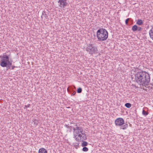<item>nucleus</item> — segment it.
Wrapping results in <instances>:
<instances>
[{
    "label": "nucleus",
    "instance_id": "1",
    "mask_svg": "<svg viewBox=\"0 0 153 153\" xmlns=\"http://www.w3.org/2000/svg\"><path fill=\"white\" fill-rule=\"evenodd\" d=\"M134 81L140 85L145 86L147 85L150 80L149 74L143 71L137 72L134 75Z\"/></svg>",
    "mask_w": 153,
    "mask_h": 153
},
{
    "label": "nucleus",
    "instance_id": "2",
    "mask_svg": "<svg viewBox=\"0 0 153 153\" xmlns=\"http://www.w3.org/2000/svg\"><path fill=\"white\" fill-rule=\"evenodd\" d=\"M75 126L76 127H73V129L74 130V138L75 140L79 142L87 140V138L85 131H83L82 127L77 126V124H75Z\"/></svg>",
    "mask_w": 153,
    "mask_h": 153
},
{
    "label": "nucleus",
    "instance_id": "3",
    "mask_svg": "<svg viewBox=\"0 0 153 153\" xmlns=\"http://www.w3.org/2000/svg\"><path fill=\"white\" fill-rule=\"evenodd\" d=\"M11 53L10 52H7L4 53L2 56H0L1 59L0 65L3 67L8 68V69L10 68L12 65V61L10 59L11 57Z\"/></svg>",
    "mask_w": 153,
    "mask_h": 153
},
{
    "label": "nucleus",
    "instance_id": "4",
    "mask_svg": "<svg viewBox=\"0 0 153 153\" xmlns=\"http://www.w3.org/2000/svg\"><path fill=\"white\" fill-rule=\"evenodd\" d=\"M97 36L99 41H105L108 38V33L105 29L100 28L97 31Z\"/></svg>",
    "mask_w": 153,
    "mask_h": 153
},
{
    "label": "nucleus",
    "instance_id": "5",
    "mask_svg": "<svg viewBox=\"0 0 153 153\" xmlns=\"http://www.w3.org/2000/svg\"><path fill=\"white\" fill-rule=\"evenodd\" d=\"M85 49L90 54H95L98 53L97 47L91 44H88Z\"/></svg>",
    "mask_w": 153,
    "mask_h": 153
},
{
    "label": "nucleus",
    "instance_id": "6",
    "mask_svg": "<svg viewBox=\"0 0 153 153\" xmlns=\"http://www.w3.org/2000/svg\"><path fill=\"white\" fill-rule=\"evenodd\" d=\"M115 123L116 126H120L121 129L125 130L128 127V124L124 123V120L122 118H118L116 119Z\"/></svg>",
    "mask_w": 153,
    "mask_h": 153
},
{
    "label": "nucleus",
    "instance_id": "7",
    "mask_svg": "<svg viewBox=\"0 0 153 153\" xmlns=\"http://www.w3.org/2000/svg\"><path fill=\"white\" fill-rule=\"evenodd\" d=\"M54 2L56 7L63 9L67 5V0H54Z\"/></svg>",
    "mask_w": 153,
    "mask_h": 153
},
{
    "label": "nucleus",
    "instance_id": "8",
    "mask_svg": "<svg viewBox=\"0 0 153 153\" xmlns=\"http://www.w3.org/2000/svg\"><path fill=\"white\" fill-rule=\"evenodd\" d=\"M41 17L42 19L44 20H48V16L47 14L45 11H43Z\"/></svg>",
    "mask_w": 153,
    "mask_h": 153
},
{
    "label": "nucleus",
    "instance_id": "9",
    "mask_svg": "<svg viewBox=\"0 0 153 153\" xmlns=\"http://www.w3.org/2000/svg\"><path fill=\"white\" fill-rule=\"evenodd\" d=\"M149 34L150 38L153 40V27L149 30Z\"/></svg>",
    "mask_w": 153,
    "mask_h": 153
},
{
    "label": "nucleus",
    "instance_id": "10",
    "mask_svg": "<svg viewBox=\"0 0 153 153\" xmlns=\"http://www.w3.org/2000/svg\"><path fill=\"white\" fill-rule=\"evenodd\" d=\"M39 153H47V151L44 148H40L39 149Z\"/></svg>",
    "mask_w": 153,
    "mask_h": 153
},
{
    "label": "nucleus",
    "instance_id": "11",
    "mask_svg": "<svg viewBox=\"0 0 153 153\" xmlns=\"http://www.w3.org/2000/svg\"><path fill=\"white\" fill-rule=\"evenodd\" d=\"M138 29V27L136 25H134L132 27V30L133 31H136Z\"/></svg>",
    "mask_w": 153,
    "mask_h": 153
},
{
    "label": "nucleus",
    "instance_id": "12",
    "mask_svg": "<svg viewBox=\"0 0 153 153\" xmlns=\"http://www.w3.org/2000/svg\"><path fill=\"white\" fill-rule=\"evenodd\" d=\"M143 22L141 19H138L136 22V23L138 25H140L143 24Z\"/></svg>",
    "mask_w": 153,
    "mask_h": 153
},
{
    "label": "nucleus",
    "instance_id": "13",
    "mask_svg": "<svg viewBox=\"0 0 153 153\" xmlns=\"http://www.w3.org/2000/svg\"><path fill=\"white\" fill-rule=\"evenodd\" d=\"M82 141V143L81 146L82 147H85L87 146L88 145V143L87 142L85 141Z\"/></svg>",
    "mask_w": 153,
    "mask_h": 153
},
{
    "label": "nucleus",
    "instance_id": "14",
    "mask_svg": "<svg viewBox=\"0 0 153 153\" xmlns=\"http://www.w3.org/2000/svg\"><path fill=\"white\" fill-rule=\"evenodd\" d=\"M148 114H149L148 112L145 111V110H144L143 109V110L142 114L143 115H144L145 116H146Z\"/></svg>",
    "mask_w": 153,
    "mask_h": 153
},
{
    "label": "nucleus",
    "instance_id": "15",
    "mask_svg": "<svg viewBox=\"0 0 153 153\" xmlns=\"http://www.w3.org/2000/svg\"><path fill=\"white\" fill-rule=\"evenodd\" d=\"M125 106L127 108H130L131 107V104L129 103H126L125 105Z\"/></svg>",
    "mask_w": 153,
    "mask_h": 153
},
{
    "label": "nucleus",
    "instance_id": "16",
    "mask_svg": "<svg viewBox=\"0 0 153 153\" xmlns=\"http://www.w3.org/2000/svg\"><path fill=\"white\" fill-rule=\"evenodd\" d=\"M34 124L35 125V126H37L38 123H39V121L36 119H35L33 121Z\"/></svg>",
    "mask_w": 153,
    "mask_h": 153
},
{
    "label": "nucleus",
    "instance_id": "17",
    "mask_svg": "<svg viewBox=\"0 0 153 153\" xmlns=\"http://www.w3.org/2000/svg\"><path fill=\"white\" fill-rule=\"evenodd\" d=\"M82 150L84 152H87L88 150V148L86 147H83L82 149Z\"/></svg>",
    "mask_w": 153,
    "mask_h": 153
},
{
    "label": "nucleus",
    "instance_id": "18",
    "mask_svg": "<svg viewBox=\"0 0 153 153\" xmlns=\"http://www.w3.org/2000/svg\"><path fill=\"white\" fill-rule=\"evenodd\" d=\"M79 144V143L78 142L76 143L74 145V146L75 147L76 149H77Z\"/></svg>",
    "mask_w": 153,
    "mask_h": 153
},
{
    "label": "nucleus",
    "instance_id": "19",
    "mask_svg": "<svg viewBox=\"0 0 153 153\" xmlns=\"http://www.w3.org/2000/svg\"><path fill=\"white\" fill-rule=\"evenodd\" d=\"M82 91V89L81 88H79L77 90V92L79 93H81Z\"/></svg>",
    "mask_w": 153,
    "mask_h": 153
},
{
    "label": "nucleus",
    "instance_id": "20",
    "mask_svg": "<svg viewBox=\"0 0 153 153\" xmlns=\"http://www.w3.org/2000/svg\"><path fill=\"white\" fill-rule=\"evenodd\" d=\"M31 105L30 104H28L27 105H25V107H24V109H26L27 108H29L30 106Z\"/></svg>",
    "mask_w": 153,
    "mask_h": 153
},
{
    "label": "nucleus",
    "instance_id": "21",
    "mask_svg": "<svg viewBox=\"0 0 153 153\" xmlns=\"http://www.w3.org/2000/svg\"><path fill=\"white\" fill-rule=\"evenodd\" d=\"M129 20H130V19L129 18H128L127 19H126V21H125V23H126V25H128V21Z\"/></svg>",
    "mask_w": 153,
    "mask_h": 153
},
{
    "label": "nucleus",
    "instance_id": "22",
    "mask_svg": "<svg viewBox=\"0 0 153 153\" xmlns=\"http://www.w3.org/2000/svg\"><path fill=\"white\" fill-rule=\"evenodd\" d=\"M142 29V28L141 27H138V29H137V30L138 31H141Z\"/></svg>",
    "mask_w": 153,
    "mask_h": 153
},
{
    "label": "nucleus",
    "instance_id": "23",
    "mask_svg": "<svg viewBox=\"0 0 153 153\" xmlns=\"http://www.w3.org/2000/svg\"><path fill=\"white\" fill-rule=\"evenodd\" d=\"M76 93V92L75 91H73L72 93L71 94V96H74L75 95Z\"/></svg>",
    "mask_w": 153,
    "mask_h": 153
},
{
    "label": "nucleus",
    "instance_id": "24",
    "mask_svg": "<svg viewBox=\"0 0 153 153\" xmlns=\"http://www.w3.org/2000/svg\"><path fill=\"white\" fill-rule=\"evenodd\" d=\"M65 126L67 128H69V126H68L67 125H65Z\"/></svg>",
    "mask_w": 153,
    "mask_h": 153
},
{
    "label": "nucleus",
    "instance_id": "25",
    "mask_svg": "<svg viewBox=\"0 0 153 153\" xmlns=\"http://www.w3.org/2000/svg\"><path fill=\"white\" fill-rule=\"evenodd\" d=\"M16 67L15 66H13V65L12 66H11V69L13 70V69H14V68H16Z\"/></svg>",
    "mask_w": 153,
    "mask_h": 153
},
{
    "label": "nucleus",
    "instance_id": "26",
    "mask_svg": "<svg viewBox=\"0 0 153 153\" xmlns=\"http://www.w3.org/2000/svg\"><path fill=\"white\" fill-rule=\"evenodd\" d=\"M73 128V127L71 126H69V128Z\"/></svg>",
    "mask_w": 153,
    "mask_h": 153
},
{
    "label": "nucleus",
    "instance_id": "27",
    "mask_svg": "<svg viewBox=\"0 0 153 153\" xmlns=\"http://www.w3.org/2000/svg\"><path fill=\"white\" fill-rule=\"evenodd\" d=\"M67 90H68V91H69V90H68V88Z\"/></svg>",
    "mask_w": 153,
    "mask_h": 153
},
{
    "label": "nucleus",
    "instance_id": "28",
    "mask_svg": "<svg viewBox=\"0 0 153 153\" xmlns=\"http://www.w3.org/2000/svg\"><path fill=\"white\" fill-rule=\"evenodd\" d=\"M71 91H73V89H71Z\"/></svg>",
    "mask_w": 153,
    "mask_h": 153
}]
</instances>
